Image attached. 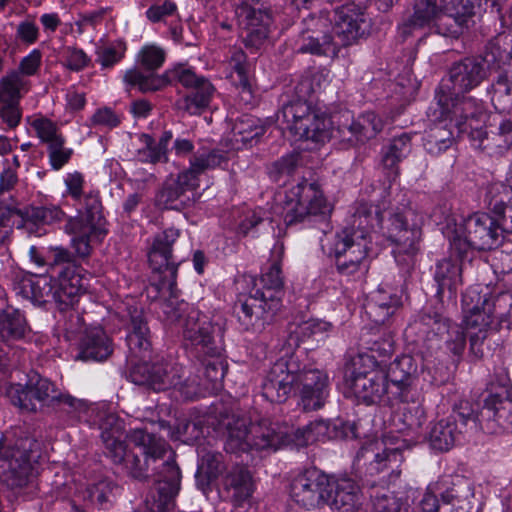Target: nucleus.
I'll use <instances>...</instances> for the list:
<instances>
[{"label":"nucleus","mask_w":512,"mask_h":512,"mask_svg":"<svg viewBox=\"0 0 512 512\" xmlns=\"http://www.w3.org/2000/svg\"><path fill=\"white\" fill-rule=\"evenodd\" d=\"M127 437L135 445L128 450L124 444V455L120 462L128 475L137 480H145L149 476L153 464L154 484L151 487L145 503L149 512H167L174 503L181 486V471L172 457L167 442L145 429H133Z\"/></svg>","instance_id":"nucleus-1"},{"label":"nucleus","mask_w":512,"mask_h":512,"mask_svg":"<svg viewBox=\"0 0 512 512\" xmlns=\"http://www.w3.org/2000/svg\"><path fill=\"white\" fill-rule=\"evenodd\" d=\"M124 80L143 93L155 92L169 84L180 83L189 89V92L175 102V107L190 115H200L204 112L215 93L214 86L207 78L197 75L191 67L182 64L174 66L161 75H145L138 70H128Z\"/></svg>","instance_id":"nucleus-2"},{"label":"nucleus","mask_w":512,"mask_h":512,"mask_svg":"<svg viewBox=\"0 0 512 512\" xmlns=\"http://www.w3.org/2000/svg\"><path fill=\"white\" fill-rule=\"evenodd\" d=\"M378 217V211L371 204L361 202L352 216L351 225L336 234L331 254L340 275L352 276L368 270L371 231L374 224L379 223Z\"/></svg>","instance_id":"nucleus-3"},{"label":"nucleus","mask_w":512,"mask_h":512,"mask_svg":"<svg viewBox=\"0 0 512 512\" xmlns=\"http://www.w3.org/2000/svg\"><path fill=\"white\" fill-rule=\"evenodd\" d=\"M81 268H62L57 272V278L53 275L47 277L41 274L39 277L17 273L13 281V289L16 294L31 300L36 305H43L51 301L55 302L60 310L73 306L79 296L88 286V278L81 273Z\"/></svg>","instance_id":"nucleus-4"},{"label":"nucleus","mask_w":512,"mask_h":512,"mask_svg":"<svg viewBox=\"0 0 512 512\" xmlns=\"http://www.w3.org/2000/svg\"><path fill=\"white\" fill-rule=\"evenodd\" d=\"M41 456V443L23 433L17 438H0V461L7 463L0 474L2 483L10 490L19 491L34 480V464Z\"/></svg>","instance_id":"nucleus-5"},{"label":"nucleus","mask_w":512,"mask_h":512,"mask_svg":"<svg viewBox=\"0 0 512 512\" xmlns=\"http://www.w3.org/2000/svg\"><path fill=\"white\" fill-rule=\"evenodd\" d=\"M130 378L135 384L148 385L155 391L174 389L184 400H194L201 394V383L197 377H192L176 362L134 364L130 368Z\"/></svg>","instance_id":"nucleus-6"},{"label":"nucleus","mask_w":512,"mask_h":512,"mask_svg":"<svg viewBox=\"0 0 512 512\" xmlns=\"http://www.w3.org/2000/svg\"><path fill=\"white\" fill-rule=\"evenodd\" d=\"M180 231L168 228L155 235L148 252V261L153 271L152 282L146 287V294L155 307L159 302L172 296L176 289L177 264L173 259V245L179 238Z\"/></svg>","instance_id":"nucleus-7"},{"label":"nucleus","mask_w":512,"mask_h":512,"mask_svg":"<svg viewBox=\"0 0 512 512\" xmlns=\"http://www.w3.org/2000/svg\"><path fill=\"white\" fill-rule=\"evenodd\" d=\"M328 429L329 423L324 420L311 422L302 429H294L292 426L273 422L270 419H261L249 423L250 450L276 451L281 446L289 444L305 446L310 441L325 436Z\"/></svg>","instance_id":"nucleus-8"},{"label":"nucleus","mask_w":512,"mask_h":512,"mask_svg":"<svg viewBox=\"0 0 512 512\" xmlns=\"http://www.w3.org/2000/svg\"><path fill=\"white\" fill-rule=\"evenodd\" d=\"M295 90L297 99L282 105L277 121L299 139L324 142L329 137V121L307 103L305 97L310 93L309 83L301 82Z\"/></svg>","instance_id":"nucleus-9"},{"label":"nucleus","mask_w":512,"mask_h":512,"mask_svg":"<svg viewBox=\"0 0 512 512\" xmlns=\"http://www.w3.org/2000/svg\"><path fill=\"white\" fill-rule=\"evenodd\" d=\"M285 205L287 226L325 221L333 210L317 181L306 178L286 192Z\"/></svg>","instance_id":"nucleus-10"},{"label":"nucleus","mask_w":512,"mask_h":512,"mask_svg":"<svg viewBox=\"0 0 512 512\" xmlns=\"http://www.w3.org/2000/svg\"><path fill=\"white\" fill-rule=\"evenodd\" d=\"M450 249L459 258H464L472 249L490 250L500 246L504 237L493 216L477 212L457 226L448 235Z\"/></svg>","instance_id":"nucleus-11"},{"label":"nucleus","mask_w":512,"mask_h":512,"mask_svg":"<svg viewBox=\"0 0 512 512\" xmlns=\"http://www.w3.org/2000/svg\"><path fill=\"white\" fill-rule=\"evenodd\" d=\"M83 215L70 217L64 226L67 234L73 235L71 245L80 258L92 252V243L100 241L106 234L103 228L102 203L99 193L90 191L82 196Z\"/></svg>","instance_id":"nucleus-12"},{"label":"nucleus","mask_w":512,"mask_h":512,"mask_svg":"<svg viewBox=\"0 0 512 512\" xmlns=\"http://www.w3.org/2000/svg\"><path fill=\"white\" fill-rule=\"evenodd\" d=\"M368 357L357 355L352 357L344 368L345 396L354 397L365 404L379 402L389 394L387 377L380 370H366L365 361Z\"/></svg>","instance_id":"nucleus-13"},{"label":"nucleus","mask_w":512,"mask_h":512,"mask_svg":"<svg viewBox=\"0 0 512 512\" xmlns=\"http://www.w3.org/2000/svg\"><path fill=\"white\" fill-rule=\"evenodd\" d=\"M440 114L445 120L449 119L459 131H470L475 127H481L485 123L486 112L481 101L464 94L447 93L444 88H439L436 93Z\"/></svg>","instance_id":"nucleus-14"},{"label":"nucleus","mask_w":512,"mask_h":512,"mask_svg":"<svg viewBox=\"0 0 512 512\" xmlns=\"http://www.w3.org/2000/svg\"><path fill=\"white\" fill-rule=\"evenodd\" d=\"M6 397L10 403L23 412H36L42 407L55 406L58 388L49 379L34 374L25 385L9 384Z\"/></svg>","instance_id":"nucleus-15"},{"label":"nucleus","mask_w":512,"mask_h":512,"mask_svg":"<svg viewBox=\"0 0 512 512\" xmlns=\"http://www.w3.org/2000/svg\"><path fill=\"white\" fill-rule=\"evenodd\" d=\"M379 213V223L383 234L397 246H403L406 251L413 252L414 243H418L421 236L420 225L422 217L410 206L396 207L388 212V218L383 221L379 209L371 205Z\"/></svg>","instance_id":"nucleus-16"},{"label":"nucleus","mask_w":512,"mask_h":512,"mask_svg":"<svg viewBox=\"0 0 512 512\" xmlns=\"http://www.w3.org/2000/svg\"><path fill=\"white\" fill-rule=\"evenodd\" d=\"M183 336L204 353L223 352L224 324L220 318L212 319L198 309H191L182 322Z\"/></svg>","instance_id":"nucleus-17"},{"label":"nucleus","mask_w":512,"mask_h":512,"mask_svg":"<svg viewBox=\"0 0 512 512\" xmlns=\"http://www.w3.org/2000/svg\"><path fill=\"white\" fill-rule=\"evenodd\" d=\"M329 491L330 476L315 467L294 476L289 489L292 501L306 510L323 508Z\"/></svg>","instance_id":"nucleus-18"},{"label":"nucleus","mask_w":512,"mask_h":512,"mask_svg":"<svg viewBox=\"0 0 512 512\" xmlns=\"http://www.w3.org/2000/svg\"><path fill=\"white\" fill-rule=\"evenodd\" d=\"M300 372V357L296 353L284 352L271 366L262 383V396L272 403H283L295 391L297 373Z\"/></svg>","instance_id":"nucleus-19"},{"label":"nucleus","mask_w":512,"mask_h":512,"mask_svg":"<svg viewBox=\"0 0 512 512\" xmlns=\"http://www.w3.org/2000/svg\"><path fill=\"white\" fill-rule=\"evenodd\" d=\"M278 300L271 295L255 293L241 294L234 304V313L245 330H261L279 310Z\"/></svg>","instance_id":"nucleus-20"},{"label":"nucleus","mask_w":512,"mask_h":512,"mask_svg":"<svg viewBox=\"0 0 512 512\" xmlns=\"http://www.w3.org/2000/svg\"><path fill=\"white\" fill-rule=\"evenodd\" d=\"M370 30L371 18L358 5L347 3L335 9L332 32L338 50L365 38Z\"/></svg>","instance_id":"nucleus-21"},{"label":"nucleus","mask_w":512,"mask_h":512,"mask_svg":"<svg viewBox=\"0 0 512 512\" xmlns=\"http://www.w3.org/2000/svg\"><path fill=\"white\" fill-rule=\"evenodd\" d=\"M473 145L488 154H503L512 148V115L495 114L486 129L469 131Z\"/></svg>","instance_id":"nucleus-22"},{"label":"nucleus","mask_w":512,"mask_h":512,"mask_svg":"<svg viewBox=\"0 0 512 512\" xmlns=\"http://www.w3.org/2000/svg\"><path fill=\"white\" fill-rule=\"evenodd\" d=\"M235 14L247 48L259 49L270 32L272 22L269 11L253 6L248 0H240Z\"/></svg>","instance_id":"nucleus-23"},{"label":"nucleus","mask_w":512,"mask_h":512,"mask_svg":"<svg viewBox=\"0 0 512 512\" xmlns=\"http://www.w3.org/2000/svg\"><path fill=\"white\" fill-rule=\"evenodd\" d=\"M331 24L325 17L314 15L302 21V29L297 39L298 51L313 55H328L338 53L333 34H330Z\"/></svg>","instance_id":"nucleus-24"},{"label":"nucleus","mask_w":512,"mask_h":512,"mask_svg":"<svg viewBox=\"0 0 512 512\" xmlns=\"http://www.w3.org/2000/svg\"><path fill=\"white\" fill-rule=\"evenodd\" d=\"M295 392L299 395L300 402L305 411L318 410L324 406L329 395L328 375L316 368L307 369L300 362V372L297 373Z\"/></svg>","instance_id":"nucleus-25"},{"label":"nucleus","mask_w":512,"mask_h":512,"mask_svg":"<svg viewBox=\"0 0 512 512\" xmlns=\"http://www.w3.org/2000/svg\"><path fill=\"white\" fill-rule=\"evenodd\" d=\"M488 71L482 60L468 56L452 64L449 69V84H443L447 93L465 94L478 87L487 77Z\"/></svg>","instance_id":"nucleus-26"},{"label":"nucleus","mask_w":512,"mask_h":512,"mask_svg":"<svg viewBox=\"0 0 512 512\" xmlns=\"http://www.w3.org/2000/svg\"><path fill=\"white\" fill-rule=\"evenodd\" d=\"M129 322L126 343L128 347L127 361L131 364L147 362L151 352V333L143 310L137 307L128 308Z\"/></svg>","instance_id":"nucleus-27"},{"label":"nucleus","mask_w":512,"mask_h":512,"mask_svg":"<svg viewBox=\"0 0 512 512\" xmlns=\"http://www.w3.org/2000/svg\"><path fill=\"white\" fill-rule=\"evenodd\" d=\"M417 373V364L410 355L397 357L390 363L387 377L390 399L408 402L413 399L411 386Z\"/></svg>","instance_id":"nucleus-28"},{"label":"nucleus","mask_w":512,"mask_h":512,"mask_svg":"<svg viewBox=\"0 0 512 512\" xmlns=\"http://www.w3.org/2000/svg\"><path fill=\"white\" fill-rule=\"evenodd\" d=\"M475 12L473 5L468 0L459 5L449 6L443 12L440 13L439 17L435 21L434 25L438 34L458 38L471 24L474 23Z\"/></svg>","instance_id":"nucleus-29"},{"label":"nucleus","mask_w":512,"mask_h":512,"mask_svg":"<svg viewBox=\"0 0 512 512\" xmlns=\"http://www.w3.org/2000/svg\"><path fill=\"white\" fill-rule=\"evenodd\" d=\"M29 257L43 274H57L62 268H80L76 263V253H72L67 248L62 246H50L47 249L40 250L36 246H31L29 249Z\"/></svg>","instance_id":"nucleus-30"},{"label":"nucleus","mask_w":512,"mask_h":512,"mask_svg":"<svg viewBox=\"0 0 512 512\" xmlns=\"http://www.w3.org/2000/svg\"><path fill=\"white\" fill-rule=\"evenodd\" d=\"M330 488L325 506L342 512H353L361 506L360 488L352 479L330 477Z\"/></svg>","instance_id":"nucleus-31"},{"label":"nucleus","mask_w":512,"mask_h":512,"mask_svg":"<svg viewBox=\"0 0 512 512\" xmlns=\"http://www.w3.org/2000/svg\"><path fill=\"white\" fill-rule=\"evenodd\" d=\"M223 487L230 501L236 506H241L250 501L256 484L247 467L234 466L225 475Z\"/></svg>","instance_id":"nucleus-32"},{"label":"nucleus","mask_w":512,"mask_h":512,"mask_svg":"<svg viewBox=\"0 0 512 512\" xmlns=\"http://www.w3.org/2000/svg\"><path fill=\"white\" fill-rule=\"evenodd\" d=\"M401 306V298L392 291L379 287L371 293L364 306L365 314L375 325H385Z\"/></svg>","instance_id":"nucleus-33"},{"label":"nucleus","mask_w":512,"mask_h":512,"mask_svg":"<svg viewBox=\"0 0 512 512\" xmlns=\"http://www.w3.org/2000/svg\"><path fill=\"white\" fill-rule=\"evenodd\" d=\"M420 321L436 334L443 335L446 333L448 336L446 339L448 350L455 356L462 354L466 345V335L461 326L452 324L449 319L436 312L423 314Z\"/></svg>","instance_id":"nucleus-34"},{"label":"nucleus","mask_w":512,"mask_h":512,"mask_svg":"<svg viewBox=\"0 0 512 512\" xmlns=\"http://www.w3.org/2000/svg\"><path fill=\"white\" fill-rule=\"evenodd\" d=\"M99 427L107 456L113 462H120L123 459L125 444L123 422L114 413H108L101 418Z\"/></svg>","instance_id":"nucleus-35"},{"label":"nucleus","mask_w":512,"mask_h":512,"mask_svg":"<svg viewBox=\"0 0 512 512\" xmlns=\"http://www.w3.org/2000/svg\"><path fill=\"white\" fill-rule=\"evenodd\" d=\"M225 160V155L212 150L208 153H197L190 160V168L181 172L175 179L185 191L198 187V176L207 169L219 166Z\"/></svg>","instance_id":"nucleus-36"},{"label":"nucleus","mask_w":512,"mask_h":512,"mask_svg":"<svg viewBox=\"0 0 512 512\" xmlns=\"http://www.w3.org/2000/svg\"><path fill=\"white\" fill-rule=\"evenodd\" d=\"M79 356L82 360L103 361L113 352V344L106 332L100 327L86 330L79 344Z\"/></svg>","instance_id":"nucleus-37"},{"label":"nucleus","mask_w":512,"mask_h":512,"mask_svg":"<svg viewBox=\"0 0 512 512\" xmlns=\"http://www.w3.org/2000/svg\"><path fill=\"white\" fill-rule=\"evenodd\" d=\"M31 333L24 314L15 308L0 310V341L7 346L25 340Z\"/></svg>","instance_id":"nucleus-38"},{"label":"nucleus","mask_w":512,"mask_h":512,"mask_svg":"<svg viewBox=\"0 0 512 512\" xmlns=\"http://www.w3.org/2000/svg\"><path fill=\"white\" fill-rule=\"evenodd\" d=\"M468 294H465L462 299L464 306V322L468 329L485 330L493 323V319L496 318L495 310L502 307L503 299H497L495 302L484 298L481 302V306L478 304L471 306L469 302Z\"/></svg>","instance_id":"nucleus-39"},{"label":"nucleus","mask_w":512,"mask_h":512,"mask_svg":"<svg viewBox=\"0 0 512 512\" xmlns=\"http://www.w3.org/2000/svg\"><path fill=\"white\" fill-rule=\"evenodd\" d=\"M330 328V324L319 319H295L287 325V348L284 352L294 353L292 350L299 347L306 339L322 335Z\"/></svg>","instance_id":"nucleus-40"},{"label":"nucleus","mask_w":512,"mask_h":512,"mask_svg":"<svg viewBox=\"0 0 512 512\" xmlns=\"http://www.w3.org/2000/svg\"><path fill=\"white\" fill-rule=\"evenodd\" d=\"M226 429L224 448L228 453H240L250 451L249 424L245 418L226 417L220 422Z\"/></svg>","instance_id":"nucleus-41"},{"label":"nucleus","mask_w":512,"mask_h":512,"mask_svg":"<svg viewBox=\"0 0 512 512\" xmlns=\"http://www.w3.org/2000/svg\"><path fill=\"white\" fill-rule=\"evenodd\" d=\"M460 434L462 430L456 425V417H446L432 425L428 441L433 450L447 452L454 446Z\"/></svg>","instance_id":"nucleus-42"},{"label":"nucleus","mask_w":512,"mask_h":512,"mask_svg":"<svg viewBox=\"0 0 512 512\" xmlns=\"http://www.w3.org/2000/svg\"><path fill=\"white\" fill-rule=\"evenodd\" d=\"M411 151V137L403 133L393 138L382 150V165L387 171V177L395 180L399 174V162L402 161Z\"/></svg>","instance_id":"nucleus-43"},{"label":"nucleus","mask_w":512,"mask_h":512,"mask_svg":"<svg viewBox=\"0 0 512 512\" xmlns=\"http://www.w3.org/2000/svg\"><path fill=\"white\" fill-rule=\"evenodd\" d=\"M434 279L438 285L437 293L443 295L445 290L454 294L462 284V267L458 260L444 258L437 262Z\"/></svg>","instance_id":"nucleus-44"},{"label":"nucleus","mask_w":512,"mask_h":512,"mask_svg":"<svg viewBox=\"0 0 512 512\" xmlns=\"http://www.w3.org/2000/svg\"><path fill=\"white\" fill-rule=\"evenodd\" d=\"M481 416L486 417V422L493 420L503 429L512 427V399L501 397L498 394L489 395L481 409Z\"/></svg>","instance_id":"nucleus-45"},{"label":"nucleus","mask_w":512,"mask_h":512,"mask_svg":"<svg viewBox=\"0 0 512 512\" xmlns=\"http://www.w3.org/2000/svg\"><path fill=\"white\" fill-rule=\"evenodd\" d=\"M447 3L443 0H415L413 14L404 25L406 27L422 28L435 23Z\"/></svg>","instance_id":"nucleus-46"},{"label":"nucleus","mask_w":512,"mask_h":512,"mask_svg":"<svg viewBox=\"0 0 512 512\" xmlns=\"http://www.w3.org/2000/svg\"><path fill=\"white\" fill-rule=\"evenodd\" d=\"M331 137L338 140L344 148L355 147L364 144L357 128V119L348 114H343L331 121Z\"/></svg>","instance_id":"nucleus-47"},{"label":"nucleus","mask_w":512,"mask_h":512,"mask_svg":"<svg viewBox=\"0 0 512 512\" xmlns=\"http://www.w3.org/2000/svg\"><path fill=\"white\" fill-rule=\"evenodd\" d=\"M154 309L158 315V318L165 325L172 326L183 322L184 318L187 316V313L193 309V307H191L187 302L179 300L175 289L172 296H168V298L160 301L159 307H155Z\"/></svg>","instance_id":"nucleus-48"},{"label":"nucleus","mask_w":512,"mask_h":512,"mask_svg":"<svg viewBox=\"0 0 512 512\" xmlns=\"http://www.w3.org/2000/svg\"><path fill=\"white\" fill-rule=\"evenodd\" d=\"M208 357L202 362L203 385L207 390L218 391L222 388V381L228 369L227 362L219 354L205 353Z\"/></svg>","instance_id":"nucleus-49"},{"label":"nucleus","mask_w":512,"mask_h":512,"mask_svg":"<svg viewBox=\"0 0 512 512\" xmlns=\"http://www.w3.org/2000/svg\"><path fill=\"white\" fill-rule=\"evenodd\" d=\"M403 461L402 451L399 447L385 448L381 453L374 454L373 460L370 461L368 472L371 475L390 471V478H398L400 463Z\"/></svg>","instance_id":"nucleus-50"},{"label":"nucleus","mask_w":512,"mask_h":512,"mask_svg":"<svg viewBox=\"0 0 512 512\" xmlns=\"http://www.w3.org/2000/svg\"><path fill=\"white\" fill-rule=\"evenodd\" d=\"M456 417V425L458 428H461L462 433L464 430H477L478 428L482 430L492 431L493 427L488 425L486 422V417L481 416V410L476 412L473 406L468 401H461L457 406H455L452 414L448 417Z\"/></svg>","instance_id":"nucleus-51"},{"label":"nucleus","mask_w":512,"mask_h":512,"mask_svg":"<svg viewBox=\"0 0 512 512\" xmlns=\"http://www.w3.org/2000/svg\"><path fill=\"white\" fill-rule=\"evenodd\" d=\"M453 133L447 124L440 121L434 124L424 139L426 151L432 155H438L446 151L453 143Z\"/></svg>","instance_id":"nucleus-52"},{"label":"nucleus","mask_w":512,"mask_h":512,"mask_svg":"<svg viewBox=\"0 0 512 512\" xmlns=\"http://www.w3.org/2000/svg\"><path fill=\"white\" fill-rule=\"evenodd\" d=\"M27 90V81L20 72L13 70L0 79V102H19L22 92Z\"/></svg>","instance_id":"nucleus-53"},{"label":"nucleus","mask_w":512,"mask_h":512,"mask_svg":"<svg viewBox=\"0 0 512 512\" xmlns=\"http://www.w3.org/2000/svg\"><path fill=\"white\" fill-rule=\"evenodd\" d=\"M65 212L55 205L50 206H30L23 209L22 220L30 221L34 224H55L68 220Z\"/></svg>","instance_id":"nucleus-54"},{"label":"nucleus","mask_w":512,"mask_h":512,"mask_svg":"<svg viewBox=\"0 0 512 512\" xmlns=\"http://www.w3.org/2000/svg\"><path fill=\"white\" fill-rule=\"evenodd\" d=\"M260 283L262 285V288L259 289L260 294L271 295L276 298L280 308L284 281L279 262H274L267 268L261 276Z\"/></svg>","instance_id":"nucleus-55"},{"label":"nucleus","mask_w":512,"mask_h":512,"mask_svg":"<svg viewBox=\"0 0 512 512\" xmlns=\"http://www.w3.org/2000/svg\"><path fill=\"white\" fill-rule=\"evenodd\" d=\"M362 341L365 348L373 353V358H386L394 352V339L390 332L364 334Z\"/></svg>","instance_id":"nucleus-56"},{"label":"nucleus","mask_w":512,"mask_h":512,"mask_svg":"<svg viewBox=\"0 0 512 512\" xmlns=\"http://www.w3.org/2000/svg\"><path fill=\"white\" fill-rule=\"evenodd\" d=\"M118 487L109 479H101L93 484L88 485L85 490V498L91 503L100 507L112 502L115 497V491Z\"/></svg>","instance_id":"nucleus-57"},{"label":"nucleus","mask_w":512,"mask_h":512,"mask_svg":"<svg viewBox=\"0 0 512 512\" xmlns=\"http://www.w3.org/2000/svg\"><path fill=\"white\" fill-rule=\"evenodd\" d=\"M266 127L261 120L252 115H243L236 120L233 126L234 135L240 136V141L248 142L259 138L265 133Z\"/></svg>","instance_id":"nucleus-58"},{"label":"nucleus","mask_w":512,"mask_h":512,"mask_svg":"<svg viewBox=\"0 0 512 512\" xmlns=\"http://www.w3.org/2000/svg\"><path fill=\"white\" fill-rule=\"evenodd\" d=\"M166 58L164 49L156 45H146L142 47L137 56L140 66L146 71L145 75L154 74V71L162 67ZM139 71V69H137ZM141 72V70H140Z\"/></svg>","instance_id":"nucleus-59"},{"label":"nucleus","mask_w":512,"mask_h":512,"mask_svg":"<svg viewBox=\"0 0 512 512\" xmlns=\"http://www.w3.org/2000/svg\"><path fill=\"white\" fill-rule=\"evenodd\" d=\"M507 38L508 37L506 35L498 34L496 37L488 41L483 53L476 56L485 64L487 71L491 66L499 63L505 55L509 54L505 47V45L508 44L506 42Z\"/></svg>","instance_id":"nucleus-60"},{"label":"nucleus","mask_w":512,"mask_h":512,"mask_svg":"<svg viewBox=\"0 0 512 512\" xmlns=\"http://www.w3.org/2000/svg\"><path fill=\"white\" fill-rule=\"evenodd\" d=\"M297 167V157L287 155L273 162L268 168V174L273 182L284 185L287 179L295 173Z\"/></svg>","instance_id":"nucleus-61"},{"label":"nucleus","mask_w":512,"mask_h":512,"mask_svg":"<svg viewBox=\"0 0 512 512\" xmlns=\"http://www.w3.org/2000/svg\"><path fill=\"white\" fill-rule=\"evenodd\" d=\"M510 199H512L511 191L502 183L490 184L484 196V202L493 214L508 205Z\"/></svg>","instance_id":"nucleus-62"},{"label":"nucleus","mask_w":512,"mask_h":512,"mask_svg":"<svg viewBox=\"0 0 512 512\" xmlns=\"http://www.w3.org/2000/svg\"><path fill=\"white\" fill-rule=\"evenodd\" d=\"M384 127L383 120L374 112H365L357 118V128L363 143L377 136Z\"/></svg>","instance_id":"nucleus-63"},{"label":"nucleus","mask_w":512,"mask_h":512,"mask_svg":"<svg viewBox=\"0 0 512 512\" xmlns=\"http://www.w3.org/2000/svg\"><path fill=\"white\" fill-rule=\"evenodd\" d=\"M372 497L373 512H408L409 504L393 494L383 493Z\"/></svg>","instance_id":"nucleus-64"}]
</instances>
